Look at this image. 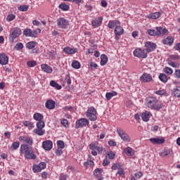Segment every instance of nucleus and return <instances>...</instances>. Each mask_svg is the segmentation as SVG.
I'll use <instances>...</instances> for the list:
<instances>
[{
    "instance_id": "obj_1",
    "label": "nucleus",
    "mask_w": 180,
    "mask_h": 180,
    "mask_svg": "<svg viewBox=\"0 0 180 180\" xmlns=\"http://www.w3.org/2000/svg\"><path fill=\"white\" fill-rule=\"evenodd\" d=\"M146 104L148 108L153 109V110H160L162 108V104L155 96H149L146 98Z\"/></svg>"
},
{
    "instance_id": "obj_2",
    "label": "nucleus",
    "mask_w": 180,
    "mask_h": 180,
    "mask_svg": "<svg viewBox=\"0 0 180 180\" xmlns=\"http://www.w3.org/2000/svg\"><path fill=\"white\" fill-rule=\"evenodd\" d=\"M20 152L25 154V158L27 160H36V155H34V152H33V150L29 146L26 144L21 145Z\"/></svg>"
},
{
    "instance_id": "obj_3",
    "label": "nucleus",
    "mask_w": 180,
    "mask_h": 180,
    "mask_svg": "<svg viewBox=\"0 0 180 180\" xmlns=\"http://www.w3.org/2000/svg\"><path fill=\"white\" fill-rule=\"evenodd\" d=\"M20 34H22V30H20V28L14 27L11 29L8 36L10 43H14L15 39H18Z\"/></svg>"
},
{
    "instance_id": "obj_4",
    "label": "nucleus",
    "mask_w": 180,
    "mask_h": 180,
    "mask_svg": "<svg viewBox=\"0 0 180 180\" xmlns=\"http://www.w3.org/2000/svg\"><path fill=\"white\" fill-rule=\"evenodd\" d=\"M96 113L97 112L95 108L90 107L86 112V116L89 119V120H91V122H95L96 119H98Z\"/></svg>"
},
{
    "instance_id": "obj_5",
    "label": "nucleus",
    "mask_w": 180,
    "mask_h": 180,
    "mask_svg": "<svg viewBox=\"0 0 180 180\" xmlns=\"http://www.w3.org/2000/svg\"><path fill=\"white\" fill-rule=\"evenodd\" d=\"M117 133L120 136L122 141H125L126 143H130V141H131V139L130 138V136H129L121 128L117 129Z\"/></svg>"
},
{
    "instance_id": "obj_6",
    "label": "nucleus",
    "mask_w": 180,
    "mask_h": 180,
    "mask_svg": "<svg viewBox=\"0 0 180 180\" xmlns=\"http://www.w3.org/2000/svg\"><path fill=\"white\" fill-rule=\"evenodd\" d=\"M89 148L91 150L92 155H98V154H101L102 151H103V148L102 147L98 146L94 143H91L89 145Z\"/></svg>"
},
{
    "instance_id": "obj_7",
    "label": "nucleus",
    "mask_w": 180,
    "mask_h": 180,
    "mask_svg": "<svg viewBox=\"0 0 180 180\" xmlns=\"http://www.w3.org/2000/svg\"><path fill=\"white\" fill-rule=\"evenodd\" d=\"M89 124V121L86 118H80L76 121L75 129L86 127Z\"/></svg>"
},
{
    "instance_id": "obj_8",
    "label": "nucleus",
    "mask_w": 180,
    "mask_h": 180,
    "mask_svg": "<svg viewBox=\"0 0 180 180\" xmlns=\"http://www.w3.org/2000/svg\"><path fill=\"white\" fill-rule=\"evenodd\" d=\"M134 57H138V58H147V53H146V49H136L134 51Z\"/></svg>"
},
{
    "instance_id": "obj_9",
    "label": "nucleus",
    "mask_w": 180,
    "mask_h": 180,
    "mask_svg": "<svg viewBox=\"0 0 180 180\" xmlns=\"http://www.w3.org/2000/svg\"><path fill=\"white\" fill-rule=\"evenodd\" d=\"M69 23L68 20L64 18H60L57 20V25L60 29H67Z\"/></svg>"
},
{
    "instance_id": "obj_10",
    "label": "nucleus",
    "mask_w": 180,
    "mask_h": 180,
    "mask_svg": "<svg viewBox=\"0 0 180 180\" xmlns=\"http://www.w3.org/2000/svg\"><path fill=\"white\" fill-rule=\"evenodd\" d=\"M146 53H151L155 51L157 49V44L151 41H147L145 44Z\"/></svg>"
},
{
    "instance_id": "obj_11",
    "label": "nucleus",
    "mask_w": 180,
    "mask_h": 180,
    "mask_svg": "<svg viewBox=\"0 0 180 180\" xmlns=\"http://www.w3.org/2000/svg\"><path fill=\"white\" fill-rule=\"evenodd\" d=\"M20 141H22V143H25L26 146H33V139L27 136H20L18 138Z\"/></svg>"
},
{
    "instance_id": "obj_12",
    "label": "nucleus",
    "mask_w": 180,
    "mask_h": 180,
    "mask_svg": "<svg viewBox=\"0 0 180 180\" xmlns=\"http://www.w3.org/2000/svg\"><path fill=\"white\" fill-rule=\"evenodd\" d=\"M114 33L115 34V40H119V37L124 33V30L120 26V22L115 27Z\"/></svg>"
},
{
    "instance_id": "obj_13",
    "label": "nucleus",
    "mask_w": 180,
    "mask_h": 180,
    "mask_svg": "<svg viewBox=\"0 0 180 180\" xmlns=\"http://www.w3.org/2000/svg\"><path fill=\"white\" fill-rule=\"evenodd\" d=\"M140 80L142 82H151L153 81V76L150 74L144 73L141 76Z\"/></svg>"
},
{
    "instance_id": "obj_14",
    "label": "nucleus",
    "mask_w": 180,
    "mask_h": 180,
    "mask_svg": "<svg viewBox=\"0 0 180 180\" xmlns=\"http://www.w3.org/2000/svg\"><path fill=\"white\" fill-rule=\"evenodd\" d=\"M42 148L44 150H46V151H50V150L53 148V142L50 140L44 141L42 143Z\"/></svg>"
},
{
    "instance_id": "obj_15",
    "label": "nucleus",
    "mask_w": 180,
    "mask_h": 180,
    "mask_svg": "<svg viewBox=\"0 0 180 180\" xmlns=\"http://www.w3.org/2000/svg\"><path fill=\"white\" fill-rule=\"evenodd\" d=\"M102 20L103 18L102 17L96 18L92 22L91 25L94 27H99L102 25Z\"/></svg>"
},
{
    "instance_id": "obj_16",
    "label": "nucleus",
    "mask_w": 180,
    "mask_h": 180,
    "mask_svg": "<svg viewBox=\"0 0 180 180\" xmlns=\"http://www.w3.org/2000/svg\"><path fill=\"white\" fill-rule=\"evenodd\" d=\"M63 52L65 54H75V53H78V49L66 46L63 49Z\"/></svg>"
},
{
    "instance_id": "obj_17",
    "label": "nucleus",
    "mask_w": 180,
    "mask_h": 180,
    "mask_svg": "<svg viewBox=\"0 0 180 180\" xmlns=\"http://www.w3.org/2000/svg\"><path fill=\"white\" fill-rule=\"evenodd\" d=\"M41 68L42 71H44V72H46V74H51V72H53V68L47 64H41Z\"/></svg>"
},
{
    "instance_id": "obj_18",
    "label": "nucleus",
    "mask_w": 180,
    "mask_h": 180,
    "mask_svg": "<svg viewBox=\"0 0 180 180\" xmlns=\"http://www.w3.org/2000/svg\"><path fill=\"white\" fill-rule=\"evenodd\" d=\"M9 63V58L4 53L0 55V64L1 65H6Z\"/></svg>"
},
{
    "instance_id": "obj_19",
    "label": "nucleus",
    "mask_w": 180,
    "mask_h": 180,
    "mask_svg": "<svg viewBox=\"0 0 180 180\" xmlns=\"http://www.w3.org/2000/svg\"><path fill=\"white\" fill-rule=\"evenodd\" d=\"M149 141L152 144H164V143H165V139L160 138H150Z\"/></svg>"
},
{
    "instance_id": "obj_20",
    "label": "nucleus",
    "mask_w": 180,
    "mask_h": 180,
    "mask_svg": "<svg viewBox=\"0 0 180 180\" xmlns=\"http://www.w3.org/2000/svg\"><path fill=\"white\" fill-rule=\"evenodd\" d=\"M151 116H153V115L150 112L146 111L141 114V119L143 122H148Z\"/></svg>"
},
{
    "instance_id": "obj_21",
    "label": "nucleus",
    "mask_w": 180,
    "mask_h": 180,
    "mask_svg": "<svg viewBox=\"0 0 180 180\" xmlns=\"http://www.w3.org/2000/svg\"><path fill=\"white\" fill-rule=\"evenodd\" d=\"M156 30L157 36H162L168 33V30H167L166 28H162L161 27H157Z\"/></svg>"
},
{
    "instance_id": "obj_22",
    "label": "nucleus",
    "mask_w": 180,
    "mask_h": 180,
    "mask_svg": "<svg viewBox=\"0 0 180 180\" xmlns=\"http://www.w3.org/2000/svg\"><path fill=\"white\" fill-rule=\"evenodd\" d=\"M45 108L50 110L54 109L56 108V102L53 100H48L45 103Z\"/></svg>"
},
{
    "instance_id": "obj_23",
    "label": "nucleus",
    "mask_w": 180,
    "mask_h": 180,
    "mask_svg": "<svg viewBox=\"0 0 180 180\" xmlns=\"http://www.w3.org/2000/svg\"><path fill=\"white\" fill-rule=\"evenodd\" d=\"M172 95L174 98H180V86H176L172 90Z\"/></svg>"
},
{
    "instance_id": "obj_24",
    "label": "nucleus",
    "mask_w": 180,
    "mask_h": 180,
    "mask_svg": "<svg viewBox=\"0 0 180 180\" xmlns=\"http://www.w3.org/2000/svg\"><path fill=\"white\" fill-rule=\"evenodd\" d=\"M124 152L128 155V157H133V155H134V150L131 147L125 148L124 149Z\"/></svg>"
},
{
    "instance_id": "obj_25",
    "label": "nucleus",
    "mask_w": 180,
    "mask_h": 180,
    "mask_svg": "<svg viewBox=\"0 0 180 180\" xmlns=\"http://www.w3.org/2000/svg\"><path fill=\"white\" fill-rule=\"evenodd\" d=\"M163 44H167L168 46H171L174 43V38L172 37H167L166 39L162 40Z\"/></svg>"
},
{
    "instance_id": "obj_26",
    "label": "nucleus",
    "mask_w": 180,
    "mask_h": 180,
    "mask_svg": "<svg viewBox=\"0 0 180 180\" xmlns=\"http://www.w3.org/2000/svg\"><path fill=\"white\" fill-rule=\"evenodd\" d=\"M160 16H161V13L156 12V13H153L148 15L147 18H148V19H158V18H160Z\"/></svg>"
},
{
    "instance_id": "obj_27",
    "label": "nucleus",
    "mask_w": 180,
    "mask_h": 180,
    "mask_svg": "<svg viewBox=\"0 0 180 180\" xmlns=\"http://www.w3.org/2000/svg\"><path fill=\"white\" fill-rule=\"evenodd\" d=\"M117 95V93L116 91H110L105 94V98L107 101H110L113 96H116Z\"/></svg>"
},
{
    "instance_id": "obj_28",
    "label": "nucleus",
    "mask_w": 180,
    "mask_h": 180,
    "mask_svg": "<svg viewBox=\"0 0 180 180\" xmlns=\"http://www.w3.org/2000/svg\"><path fill=\"white\" fill-rule=\"evenodd\" d=\"M120 23V22L119 20H115V21L110 20L108 22V27L110 29H113V27H116Z\"/></svg>"
},
{
    "instance_id": "obj_29",
    "label": "nucleus",
    "mask_w": 180,
    "mask_h": 180,
    "mask_svg": "<svg viewBox=\"0 0 180 180\" xmlns=\"http://www.w3.org/2000/svg\"><path fill=\"white\" fill-rule=\"evenodd\" d=\"M34 133L37 134V136H44V134H46V131L42 129L37 128L34 129Z\"/></svg>"
},
{
    "instance_id": "obj_30",
    "label": "nucleus",
    "mask_w": 180,
    "mask_h": 180,
    "mask_svg": "<svg viewBox=\"0 0 180 180\" xmlns=\"http://www.w3.org/2000/svg\"><path fill=\"white\" fill-rule=\"evenodd\" d=\"M159 79H160L162 82H164L165 84L168 82V77L164 73H160L159 75Z\"/></svg>"
},
{
    "instance_id": "obj_31",
    "label": "nucleus",
    "mask_w": 180,
    "mask_h": 180,
    "mask_svg": "<svg viewBox=\"0 0 180 180\" xmlns=\"http://www.w3.org/2000/svg\"><path fill=\"white\" fill-rule=\"evenodd\" d=\"M106 63H108V56L105 54L101 55V65H105Z\"/></svg>"
},
{
    "instance_id": "obj_32",
    "label": "nucleus",
    "mask_w": 180,
    "mask_h": 180,
    "mask_svg": "<svg viewBox=\"0 0 180 180\" xmlns=\"http://www.w3.org/2000/svg\"><path fill=\"white\" fill-rule=\"evenodd\" d=\"M34 119L37 122H41L43 120V115L37 112L34 114Z\"/></svg>"
},
{
    "instance_id": "obj_33",
    "label": "nucleus",
    "mask_w": 180,
    "mask_h": 180,
    "mask_svg": "<svg viewBox=\"0 0 180 180\" xmlns=\"http://www.w3.org/2000/svg\"><path fill=\"white\" fill-rule=\"evenodd\" d=\"M58 8L59 9H61V11H68V9H70V6H68L65 3H62L59 5Z\"/></svg>"
},
{
    "instance_id": "obj_34",
    "label": "nucleus",
    "mask_w": 180,
    "mask_h": 180,
    "mask_svg": "<svg viewBox=\"0 0 180 180\" xmlns=\"http://www.w3.org/2000/svg\"><path fill=\"white\" fill-rule=\"evenodd\" d=\"M72 67L75 70H79V68H81V63L77 60H73L72 63Z\"/></svg>"
},
{
    "instance_id": "obj_35",
    "label": "nucleus",
    "mask_w": 180,
    "mask_h": 180,
    "mask_svg": "<svg viewBox=\"0 0 180 180\" xmlns=\"http://www.w3.org/2000/svg\"><path fill=\"white\" fill-rule=\"evenodd\" d=\"M50 85L51 86H53V88H56V89H61V85L57 84V82H56V81L54 80H51L50 82Z\"/></svg>"
},
{
    "instance_id": "obj_36",
    "label": "nucleus",
    "mask_w": 180,
    "mask_h": 180,
    "mask_svg": "<svg viewBox=\"0 0 180 180\" xmlns=\"http://www.w3.org/2000/svg\"><path fill=\"white\" fill-rule=\"evenodd\" d=\"M23 34L27 36V37H32L34 34H32V31L30 29H26L23 32Z\"/></svg>"
},
{
    "instance_id": "obj_37",
    "label": "nucleus",
    "mask_w": 180,
    "mask_h": 180,
    "mask_svg": "<svg viewBox=\"0 0 180 180\" xmlns=\"http://www.w3.org/2000/svg\"><path fill=\"white\" fill-rule=\"evenodd\" d=\"M103 172V169L101 168H97L94 172V176H101V174Z\"/></svg>"
},
{
    "instance_id": "obj_38",
    "label": "nucleus",
    "mask_w": 180,
    "mask_h": 180,
    "mask_svg": "<svg viewBox=\"0 0 180 180\" xmlns=\"http://www.w3.org/2000/svg\"><path fill=\"white\" fill-rule=\"evenodd\" d=\"M163 71L165 72V74H167V75H172V74L174 73V71L172 70V69L168 67H165L163 69Z\"/></svg>"
},
{
    "instance_id": "obj_39",
    "label": "nucleus",
    "mask_w": 180,
    "mask_h": 180,
    "mask_svg": "<svg viewBox=\"0 0 180 180\" xmlns=\"http://www.w3.org/2000/svg\"><path fill=\"white\" fill-rule=\"evenodd\" d=\"M26 47L27 49H29V50H32V49H34V47H36V42L34 41L28 42L26 44Z\"/></svg>"
},
{
    "instance_id": "obj_40",
    "label": "nucleus",
    "mask_w": 180,
    "mask_h": 180,
    "mask_svg": "<svg viewBox=\"0 0 180 180\" xmlns=\"http://www.w3.org/2000/svg\"><path fill=\"white\" fill-rule=\"evenodd\" d=\"M32 171L34 174H37V172H41V169H40V166L39 165H34L32 167Z\"/></svg>"
},
{
    "instance_id": "obj_41",
    "label": "nucleus",
    "mask_w": 180,
    "mask_h": 180,
    "mask_svg": "<svg viewBox=\"0 0 180 180\" xmlns=\"http://www.w3.org/2000/svg\"><path fill=\"white\" fill-rule=\"evenodd\" d=\"M167 63L169 64V65H170L171 67H173L174 68H179V63H174L170 60H168Z\"/></svg>"
},
{
    "instance_id": "obj_42",
    "label": "nucleus",
    "mask_w": 180,
    "mask_h": 180,
    "mask_svg": "<svg viewBox=\"0 0 180 180\" xmlns=\"http://www.w3.org/2000/svg\"><path fill=\"white\" fill-rule=\"evenodd\" d=\"M169 154H171V150H165L160 153V157H167V155H169Z\"/></svg>"
},
{
    "instance_id": "obj_43",
    "label": "nucleus",
    "mask_w": 180,
    "mask_h": 180,
    "mask_svg": "<svg viewBox=\"0 0 180 180\" xmlns=\"http://www.w3.org/2000/svg\"><path fill=\"white\" fill-rule=\"evenodd\" d=\"M19 142H14L11 146V150H12V151H13L14 150H18V148H19Z\"/></svg>"
},
{
    "instance_id": "obj_44",
    "label": "nucleus",
    "mask_w": 180,
    "mask_h": 180,
    "mask_svg": "<svg viewBox=\"0 0 180 180\" xmlns=\"http://www.w3.org/2000/svg\"><path fill=\"white\" fill-rule=\"evenodd\" d=\"M44 121H38L37 123V129H44Z\"/></svg>"
},
{
    "instance_id": "obj_45",
    "label": "nucleus",
    "mask_w": 180,
    "mask_h": 180,
    "mask_svg": "<svg viewBox=\"0 0 180 180\" xmlns=\"http://www.w3.org/2000/svg\"><path fill=\"white\" fill-rule=\"evenodd\" d=\"M27 65H28L30 68L36 67L37 65V63L34 60H30L27 62Z\"/></svg>"
},
{
    "instance_id": "obj_46",
    "label": "nucleus",
    "mask_w": 180,
    "mask_h": 180,
    "mask_svg": "<svg viewBox=\"0 0 180 180\" xmlns=\"http://www.w3.org/2000/svg\"><path fill=\"white\" fill-rule=\"evenodd\" d=\"M57 147L58 148H60L63 150V148H64V147H65V144H64V141H57Z\"/></svg>"
},
{
    "instance_id": "obj_47",
    "label": "nucleus",
    "mask_w": 180,
    "mask_h": 180,
    "mask_svg": "<svg viewBox=\"0 0 180 180\" xmlns=\"http://www.w3.org/2000/svg\"><path fill=\"white\" fill-rule=\"evenodd\" d=\"M14 49L18 51L22 50L23 49V44L21 42L16 44Z\"/></svg>"
},
{
    "instance_id": "obj_48",
    "label": "nucleus",
    "mask_w": 180,
    "mask_h": 180,
    "mask_svg": "<svg viewBox=\"0 0 180 180\" xmlns=\"http://www.w3.org/2000/svg\"><path fill=\"white\" fill-rule=\"evenodd\" d=\"M29 9V6L24 5L20 6L18 7V10H20L21 12H26Z\"/></svg>"
},
{
    "instance_id": "obj_49",
    "label": "nucleus",
    "mask_w": 180,
    "mask_h": 180,
    "mask_svg": "<svg viewBox=\"0 0 180 180\" xmlns=\"http://www.w3.org/2000/svg\"><path fill=\"white\" fill-rule=\"evenodd\" d=\"M24 126H26V127H30V129H33V123L30 121H25L24 122Z\"/></svg>"
},
{
    "instance_id": "obj_50",
    "label": "nucleus",
    "mask_w": 180,
    "mask_h": 180,
    "mask_svg": "<svg viewBox=\"0 0 180 180\" xmlns=\"http://www.w3.org/2000/svg\"><path fill=\"white\" fill-rule=\"evenodd\" d=\"M148 33L150 36H158L157 31L155 30H148Z\"/></svg>"
},
{
    "instance_id": "obj_51",
    "label": "nucleus",
    "mask_w": 180,
    "mask_h": 180,
    "mask_svg": "<svg viewBox=\"0 0 180 180\" xmlns=\"http://www.w3.org/2000/svg\"><path fill=\"white\" fill-rule=\"evenodd\" d=\"M65 81L67 82L68 85H71V77H70V75H65Z\"/></svg>"
},
{
    "instance_id": "obj_52",
    "label": "nucleus",
    "mask_w": 180,
    "mask_h": 180,
    "mask_svg": "<svg viewBox=\"0 0 180 180\" xmlns=\"http://www.w3.org/2000/svg\"><path fill=\"white\" fill-rule=\"evenodd\" d=\"M155 94H156V95H167V91H165V90H158L155 91Z\"/></svg>"
},
{
    "instance_id": "obj_53",
    "label": "nucleus",
    "mask_w": 180,
    "mask_h": 180,
    "mask_svg": "<svg viewBox=\"0 0 180 180\" xmlns=\"http://www.w3.org/2000/svg\"><path fill=\"white\" fill-rule=\"evenodd\" d=\"M38 165H39V168L41 169V171H42V169H44L46 168V167H47V165L44 162H40Z\"/></svg>"
},
{
    "instance_id": "obj_54",
    "label": "nucleus",
    "mask_w": 180,
    "mask_h": 180,
    "mask_svg": "<svg viewBox=\"0 0 180 180\" xmlns=\"http://www.w3.org/2000/svg\"><path fill=\"white\" fill-rule=\"evenodd\" d=\"M15 16L13 14H9L7 16V20L8 22H12V20H13L15 19Z\"/></svg>"
},
{
    "instance_id": "obj_55",
    "label": "nucleus",
    "mask_w": 180,
    "mask_h": 180,
    "mask_svg": "<svg viewBox=\"0 0 180 180\" xmlns=\"http://www.w3.org/2000/svg\"><path fill=\"white\" fill-rule=\"evenodd\" d=\"M55 153L56 154V155L58 157H60V155H61V154H63V149L58 148L56 150Z\"/></svg>"
},
{
    "instance_id": "obj_56",
    "label": "nucleus",
    "mask_w": 180,
    "mask_h": 180,
    "mask_svg": "<svg viewBox=\"0 0 180 180\" xmlns=\"http://www.w3.org/2000/svg\"><path fill=\"white\" fill-rule=\"evenodd\" d=\"M112 169L116 171V169H120V165L119 163H115L112 166Z\"/></svg>"
},
{
    "instance_id": "obj_57",
    "label": "nucleus",
    "mask_w": 180,
    "mask_h": 180,
    "mask_svg": "<svg viewBox=\"0 0 180 180\" xmlns=\"http://www.w3.org/2000/svg\"><path fill=\"white\" fill-rule=\"evenodd\" d=\"M61 124L64 126L65 127H68V120L66 119H63L61 120Z\"/></svg>"
},
{
    "instance_id": "obj_58",
    "label": "nucleus",
    "mask_w": 180,
    "mask_h": 180,
    "mask_svg": "<svg viewBox=\"0 0 180 180\" xmlns=\"http://www.w3.org/2000/svg\"><path fill=\"white\" fill-rule=\"evenodd\" d=\"M117 174L120 175V176H124V170L123 169L120 168L119 169Z\"/></svg>"
},
{
    "instance_id": "obj_59",
    "label": "nucleus",
    "mask_w": 180,
    "mask_h": 180,
    "mask_svg": "<svg viewBox=\"0 0 180 180\" xmlns=\"http://www.w3.org/2000/svg\"><path fill=\"white\" fill-rule=\"evenodd\" d=\"M67 178H68V176H67V174H61L60 175L59 179L60 180H67Z\"/></svg>"
},
{
    "instance_id": "obj_60",
    "label": "nucleus",
    "mask_w": 180,
    "mask_h": 180,
    "mask_svg": "<svg viewBox=\"0 0 180 180\" xmlns=\"http://www.w3.org/2000/svg\"><path fill=\"white\" fill-rule=\"evenodd\" d=\"M40 32H41V29H38L37 30H34V32L32 31V37H34V36H37V34H39V33H40Z\"/></svg>"
},
{
    "instance_id": "obj_61",
    "label": "nucleus",
    "mask_w": 180,
    "mask_h": 180,
    "mask_svg": "<svg viewBox=\"0 0 180 180\" xmlns=\"http://www.w3.org/2000/svg\"><path fill=\"white\" fill-rule=\"evenodd\" d=\"M108 155L110 160H113V158H115V153H113V152H110L108 153Z\"/></svg>"
},
{
    "instance_id": "obj_62",
    "label": "nucleus",
    "mask_w": 180,
    "mask_h": 180,
    "mask_svg": "<svg viewBox=\"0 0 180 180\" xmlns=\"http://www.w3.org/2000/svg\"><path fill=\"white\" fill-rule=\"evenodd\" d=\"M170 58H171V60H179V56H178V55H171Z\"/></svg>"
},
{
    "instance_id": "obj_63",
    "label": "nucleus",
    "mask_w": 180,
    "mask_h": 180,
    "mask_svg": "<svg viewBox=\"0 0 180 180\" xmlns=\"http://www.w3.org/2000/svg\"><path fill=\"white\" fill-rule=\"evenodd\" d=\"M101 6H103V8H106V6H108V1H106L105 0H102Z\"/></svg>"
},
{
    "instance_id": "obj_64",
    "label": "nucleus",
    "mask_w": 180,
    "mask_h": 180,
    "mask_svg": "<svg viewBox=\"0 0 180 180\" xmlns=\"http://www.w3.org/2000/svg\"><path fill=\"white\" fill-rule=\"evenodd\" d=\"M175 77L176 78H180V70H175Z\"/></svg>"
}]
</instances>
